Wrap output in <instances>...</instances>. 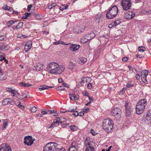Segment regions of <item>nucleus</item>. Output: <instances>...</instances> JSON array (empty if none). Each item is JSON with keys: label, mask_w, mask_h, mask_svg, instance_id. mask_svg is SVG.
<instances>
[{"label": "nucleus", "mask_w": 151, "mask_h": 151, "mask_svg": "<svg viewBox=\"0 0 151 151\" xmlns=\"http://www.w3.org/2000/svg\"><path fill=\"white\" fill-rule=\"evenodd\" d=\"M46 69L49 73L52 74H60L65 69V66L54 62H50L47 65Z\"/></svg>", "instance_id": "1"}, {"label": "nucleus", "mask_w": 151, "mask_h": 151, "mask_svg": "<svg viewBox=\"0 0 151 151\" xmlns=\"http://www.w3.org/2000/svg\"><path fill=\"white\" fill-rule=\"evenodd\" d=\"M147 105V101L145 99L140 100L136 106L135 109L136 113L138 114H140L144 111L145 106Z\"/></svg>", "instance_id": "2"}, {"label": "nucleus", "mask_w": 151, "mask_h": 151, "mask_svg": "<svg viewBox=\"0 0 151 151\" xmlns=\"http://www.w3.org/2000/svg\"><path fill=\"white\" fill-rule=\"evenodd\" d=\"M113 124L111 120L106 119L102 123V127L104 130L108 133L111 131L113 127Z\"/></svg>", "instance_id": "3"}, {"label": "nucleus", "mask_w": 151, "mask_h": 151, "mask_svg": "<svg viewBox=\"0 0 151 151\" xmlns=\"http://www.w3.org/2000/svg\"><path fill=\"white\" fill-rule=\"evenodd\" d=\"M118 10L116 5L112 6L107 12L106 14V17L109 19H111L115 17L117 14Z\"/></svg>", "instance_id": "4"}, {"label": "nucleus", "mask_w": 151, "mask_h": 151, "mask_svg": "<svg viewBox=\"0 0 151 151\" xmlns=\"http://www.w3.org/2000/svg\"><path fill=\"white\" fill-rule=\"evenodd\" d=\"M121 109L118 107L114 108L111 111V114L112 118L115 121L119 120L121 117Z\"/></svg>", "instance_id": "5"}, {"label": "nucleus", "mask_w": 151, "mask_h": 151, "mask_svg": "<svg viewBox=\"0 0 151 151\" xmlns=\"http://www.w3.org/2000/svg\"><path fill=\"white\" fill-rule=\"evenodd\" d=\"M57 145L56 143L52 142L48 143L43 148V151H54L55 150L58 149Z\"/></svg>", "instance_id": "6"}, {"label": "nucleus", "mask_w": 151, "mask_h": 151, "mask_svg": "<svg viewBox=\"0 0 151 151\" xmlns=\"http://www.w3.org/2000/svg\"><path fill=\"white\" fill-rule=\"evenodd\" d=\"M120 3L123 9L125 11L129 10L132 6L131 0H122Z\"/></svg>", "instance_id": "7"}, {"label": "nucleus", "mask_w": 151, "mask_h": 151, "mask_svg": "<svg viewBox=\"0 0 151 151\" xmlns=\"http://www.w3.org/2000/svg\"><path fill=\"white\" fill-rule=\"evenodd\" d=\"M85 145L87 147L85 151H93L94 149L93 147V142L90 140L89 138H86L85 141Z\"/></svg>", "instance_id": "8"}, {"label": "nucleus", "mask_w": 151, "mask_h": 151, "mask_svg": "<svg viewBox=\"0 0 151 151\" xmlns=\"http://www.w3.org/2000/svg\"><path fill=\"white\" fill-rule=\"evenodd\" d=\"M24 143L25 145L31 146L33 143L35 139L34 138L32 139L31 136H28L24 137Z\"/></svg>", "instance_id": "9"}, {"label": "nucleus", "mask_w": 151, "mask_h": 151, "mask_svg": "<svg viewBox=\"0 0 151 151\" xmlns=\"http://www.w3.org/2000/svg\"><path fill=\"white\" fill-rule=\"evenodd\" d=\"M0 151H12L11 148L7 144H2L0 145Z\"/></svg>", "instance_id": "10"}, {"label": "nucleus", "mask_w": 151, "mask_h": 151, "mask_svg": "<svg viewBox=\"0 0 151 151\" xmlns=\"http://www.w3.org/2000/svg\"><path fill=\"white\" fill-rule=\"evenodd\" d=\"M86 27L84 25L76 27L74 29V32L75 33H81Z\"/></svg>", "instance_id": "11"}, {"label": "nucleus", "mask_w": 151, "mask_h": 151, "mask_svg": "<svg viewBox=\"0 0 151 151\" xmlns=\"http://www.w3.org/2000/svg\"><path fill=\"white\" fill-rule=\"evenodd\" d=\"M135 16V14L133 13L132 12L128 11L124 16V18L127 20H131L133 19Z\"/></svg>", "instance_id": "12"}, {"label": "nucleus", "mask_w": 151, "mask_h": 151, "mask_svg": "<svg viewBox=\"0 0 151 151\" xmlns=\"http://www.w3.org/2000/svg\"><path fill=\"white\" fill-rule=\"evenodd\" d=\"M14 101L10 99H5L2 101V104L3 105L10 104L13 105L14 104Z\"/></svg>", "instance_id": "13"}, {"label": "nucleus", "mask_w": 151, "mask_h": 151, "mask_svg": "<svg viewBox=\"0 0 151 151\" xmlns=\"http://www.w3.org/2000/svg\"><path fill=\"white\" fill-rule=\"evenodd\" d=\"M71 146L69 147L68 151H77L76 147H77L78 144L76 141H73L71 143Z\"/></svg>", "instance_id": "14"}, {"label": "nucleus", "mask_w": 151, "mask_h": 151, "mask_svg": "<svg viewBox=\"0 0 151 151\" xmlns=\"http://www.w3.org/2000/svg\"><path fill=\"white\" fill-rule=\"evenodd\" d=\"M32 45V42L31 41H28L24 45V50L26 52H28L31 49Z\"/></svg>", "instance_id": "15"}, {"label": "nucleus", "mask_w": 151, "mask_h": 151, "mask_svg": "<svg viewBox=\"0 0 151 151\" xmlns=\"http://www.w3.org/2000/svg\"><path fill=\"white\" fill-rule=\"evenodd\" d=\"M79 45L72 44L70 47V49L72 51H76L78 50L80 47Z\"/></svg>", "instance_id": "16"}, {"label": "nucleus", "mask_w": 151, "mask_h": 151, "mask_svg": "<svg viewBox=\"0 0 151 151\" xmlns=\"http://www.w3.org/2000/svg\"><path fill=\"white\" fill-rule=\"evenodd\" d=\"M102 15L101 14H98L95 18V20L96 23H99L102 20L101 18Z\"/></svg>", "instance_id": "17"}, {"label": "nucleus", "mask_w": 151, "mask_h": 151, "mask_svg": "<svg viewBox=\"0 0 151 151\" xmlns=\"http://www.w3.org/2000/svg\"><path fill=\"white\" fill-rule=\"evenodd\" d=\"M6 78V75L3 73L2 69L1 67H0V80H5Z\"/></svg>", "instance_id": "18"}, {"label": "nucleus", "mask_w": 151, "mask_h": 151, "mask_svg": "<svg viewBox=\"0 0 151 151\" xmlns=\"http://www.w3.org/2000/svg\"><path fill=\"white\" fill-rule=\"evenodd\" d=\"M86 35L87 38V40H89L92 39L96 36L95 33L92 32L89 34Z\"/></svg>", "instance_id": "19"}, {"label": "nucleus", "mask_w": 151, "mask_h": 151, "mask_svg": "<svg viewBox=\"0 0 151 151\" xmlns=\"http://www.w3.org/2000/svg\"><path fill=\"white\" fill-rule=\"evenodd\" d=\"M43 64H40V63L36 64L35 65L36 70L37 71H40L43 68Z\"/></svg>", "instance_id": "20"}, {"label": "nucleus", "mask_w": 151, "mask_h": 151, "mask_svg": "<svg viewBox=\"0 0 151 151\" xmlns=\"http://www.w3.org/2000/svg\"><path fill=\"white\" fill-rule=\"evenodd\" d=\"M53 86H49L46 85H43L42 86H40V87L39 88V90L40 91H41L42 90L45 89H49V88H53Z\"/></svg>", "instance_id": "21"}, {"label": "nucleus", "mask_w": 151, "mask_h": 151, "mask_svg": "<svg viewBox=\"0 0 151 151\" xmlns=\"http://www.w3.org/2000/svg\"><path fill=\"white\" fill-rule=\"evenodd\" d=\"M63 119H65V118L61 117L60 119L59 118H58L57 119H55L54 120V123H55L56 124L60 123L61 124H62V122H63L65 121V120H63L62 121Z\"/></svg>", "instance_id": "22"}, {"label": "nucleus", "mask_w": 151, "mask_h": 151, "mask_svg": "<svg viewBox=\"0 0 151 151\" xmlns=\"http://www.w3.org/2000/svg\"><path fill=\"white\" fill-rule=\"evenodd\" d=\"M19 84V85L23 87H29L32 86V84H29L28 83H25L24 82H20Z\"/></svg>", "instance_id": "23"}, {"label": "nucleus", "mask_w": 151, "mask_h": 151, "mask_svg": "<svg viewBox=\"0 0 151 151\" xmlns=\"http://www.w3.org/2000/svg\"><path fill=\"white\" fill-rule=\"evenodd\" d=\"M8 45L5 43L2 45H0V50H7L9 49V48L7 47Z\"/></svg>", "instance_id": "24"}, {"label": "nucleus", "mask_w": 151, "mask_h": 151, "mask_svg": "<svg viewBox=\"0 0 151 151\" xmlns=\"http://www.w3.org/2000/svg\"><path fill=\"white\" fill-rule=\"evenodd\" d=\"M89 41V40H87V38L86 35L83 36L81 40V42L83 44H85L87 42Z\"/></svg>", "instance_id": "25"}, {"label": "nucleus", "mask_w": 151, "mask_h": 151, "mask_svg": "<svg viewBox=\"0 0 151 151\" xmlns=\"http://www.w3.org/2000/svg\"><path fill=\"white\" fill-rule=\"evenodd\" d=\"M75 65V64L72 62H70L68 65V68L69 69H73Z\"/></svg>", "instance_id": "26"}, {"label": "nucleus", "mask_w": 151, "mask_h": 151, "mask_svg": "<svg viewBox=\"0 0 151 151\" xmlns=\"http://www.w3.org/2000/svg\"><path fill=\"white\" fill-rule=\"evenodd\" d=\"M17 22V20H11L7 22L6 24L8 27H10L12 24Z\"/></svg>", "instance_id": "27"}, {"label": "nucleus", "mask_w": 151, "mask_h": 151, "mask_svg": "<svg viewBox=\"0 0 151 151\" xmlns=\"http://www.w3.org/2000/svg\"><path fill=\"white\" fill-rule=\"evenodd\" d=\"M146 119L148 121L151 120V110L148 111Z\"/></svg>", "instance_id": "28"}, {"label": "nucleus", "mask_w": 151, "mask_h": 151, "mask_svg": "<svg viewBox=\"0 0 151 151\" xmlns=\"http://www.w3.org/2000/svg\"><path fill=\"white\" fill-rule=\"evenodd\" d=\"M122 22V20L120 19H118L114 21H113L114 24L115 26H116L120 24Z\"/></svg>", "instance_id": "29"}, {"label": "nucleus", "mask_w": 151, "mask_h": 151, "mask_svg": "<svg viewBox=\"0 0 151 151\" xmlns=\"http://www.w3.org/2000/svg\"><path fill=\"white\" fill-rule=\"evenodd\" d=\"M141 76L142 81L143 82L145 83H147V81L146 79L147 76H143L142 73H141Z\"/></svg>", "instance_id": "30"}, {"label": "nucleus", "mask_w": 151, "mask_h": 151, "mask_svg": "<svg viewBox=\"0 0 151 151\" xmlns=\"http://www.w3.org/2000/svg\"><path fill=\"white\" fill-rule=\"evenodd\" d=\"M34 16H35L37 19H41L42 18V16L40 14H37V13H34Z\"/></svg>", "instance_id": "31"}, {"label": "nucleus", "mask_w": 151, "mask_h": 151, "mask_svg": "<svg viewBox=\"0 0 151 151\" xmlns=\"http://www.w3.org/2000/svg\"><path fill=\"white\" fill-rule=\"evenodd\" d=\"M68 5H62L60 7L59 9L60 10L63 11L64 9H67L68 8Z\"/></svg>", "instance_id": "32"}, {"label": "nucleus", "mask_w": 151, "mask_h": 151, "mask_svg": "<svg viewBox=\"0 0 151 151\" xmlns=\"http://www.w3.org/2000/svg\"><path fill=\"white\" fill-rule=\"evenodd\" d=\"M8 122L6 120H4V121L3 125L2 127V129L4 130L5 129L6 127V126L8 125Z\"/></svg>", "instance_id": "33"}, {"label": "nucleus", "mask_w": 151, "mask_h": 151, "mask_svg": "<svg viewBox=\"0 0 151 151\" xmlns=\"http://www.w3.org/2000/svg\"><path fill=\"white\" fill-rule=\"evenodd\" d=\"M125 107V110H132L131 107H130V106L129 105V103H126Z\"/></svg>", "instance_id": "34"}, {"label": "nucleus", "mask_w": 151, "mask_h": 151, "mask_svg": "<svg viewBox=\"0 0 151 151\" xmlns=\"http://www.w3.org/2000/svg\"><path fill=\"white\" fill-rule=\"evenodd\" d=\"M18 103L19 104H17V103H15L16 105V106H18V107H19L21 108L22 109H24V106L23 105H21L20 104L21 102H20V101L19 100H18Z\"/></svg>", "instance_id": "35"}, {"label": "nucleus", "mask_w": 151, "mask_h": 151, "mask_svg": "<svg viewBox=\"0 0 151 151\" xmlns=\"http://www.w3.org/2000/svg\"><path fill=\"white\" fill-rule=\"evenodd\" d=\"M132 110H125V115L127 116H129L131 114Z\"/></svg>", "instance_id": "36"}, {"label": "nucleus", "mask_w": 151, "mask_h": 151, "mask_svg": "<svg viewBox=\"0 0 151 151\" xmlns=\"http://www.w3.org/2000/svg\"><path fill=\"white\" fill-rule=\"evenodd\" d=\"M80 61L81 62V63L83 64L86 62L87 59L85 58H81L80 59Z\"/></svg>", "instance_id": "37"}, {"label": "nucleus", "mask_w": 151, "mask_h": 151, "mask_svg": "<svg viewBox=\"0 0 151 151\" xmlns=\"http://www.w3.org/2000/svg\"><path fill=\"white\" fill-rule=\"evenodd\" d=\"M72 96L73 98L75 100H77L79 98V96L77 94L72 93Z\"/></svg>", "instance_id": "38"}, {"label": "nucleus", "mask_w": 151, "mask_h": 151, "mask_svg": "<svg viewBox=\"0 0 151 151\" xmlns=\"http://www.w3.org/2000/svg\"><path fill=\"white\" fill-rule=\"evenodd\" d=\"M138 49L139 51L140 52H143L145 50V48L144 47L141 46L139 47Z\"/></svg>", "instance_id": "39"}, {"label": "nucleus", "mask_w": 151, "mask_h": 151, "mask_svg": "<svg viewBox=\"0 0 151 151\" xmlns=\"http://www.w3.org/2000/svg\"><path fill=\"white\" fill-rule=\"evenodd\" d=\"M141 73H142V75L143 76H147V75L148 74V70H143L142 72H140Z\"/></svg>", "instance_id": "40"}, {"label": "nucleus", "mask_w": 151, "mask_h": 151, "mask_svg": "<svg viewBox=\"0 0 151 151\" xmlns=\"http://www.w3.org/2000/svg\"><path fill=\"white\" fill-rule=\"evenodd\" d=\"M70 128L71 130L72 131H75L77 129V127H76L75 125L70 126Z\"/></svg>", "instance_id": "41"}, {"label": "nucleus", "mask_w": 151, "mask_h": 151, "mask_svg": "<svg viewBox=\"0 0 151 151\" xmlns=\"http://www.w3.org/2000/svg\"><path fill=\"white\" fill-rule=\"evenodd\" d=\"M57 112V111L53 110H48V114H55Z\"/></svg>", "instance_id": "42"}, {"label": "nucleus", "mask_w": 151, "mask_h": 151, "mask_svg": "<svg viewBox=\"0 0 151 151\" xmlns=\"http://www.w3.org/2000/svg\"><path fill=\"white\" fill-rule=\"evenodd\" d=\"M56 89L58 91H63L65 90V88L63 87L62 86H59L57 87Z\"/></svg>", "instance_id": "43"}, {"label": "nucleus", "mask_w": 151, "mask_h": 151, "mask_svg": "<svg viewBox=\"0 0 151 151\" xmlns=\"http://www.w3.org/2000/svg\"><path fill=\"white\" fill-rule=\"evenodd\" d=\"M31 111L32 112H35L37 110V108L35 106H33L31 109Z\"/></svg>", "instance_id": "44"}, {"label": "nucleus", "mask_w": 151, "mask_h": 151, "mask_svg": "<svg viewBox=\"0 0 151 151\" xmlns=\"http://www.w3.org/2000/svg\"><path fill=\"white\" fill-rule=\"evenodd\" d=\"M23 23L22 22H20L18 23L17 26H18V29L21 28L23 26Z\"/></svg>", "instance_id": "45"}, {"label": "nucleus", "mask_w": 151, "mask_h": 151, "mask_svg": "<svg viewBox=\"0 0 151 151\" xmlns=\"http://www.w3.org/2000/svg\"><path fill=\"white\" fill-rule=\"evenodd\" d=\"M115 26L114 23H113V22L109 24L108 26V27L109 28H111Z\"/></svg>", "instance_id": "46"}, {"label": "nucleus", "mask_w": 151, "mask_h": 151, "mask_svg": "<svg viewBox=\"0 0 151 151\" xmlns=\"http://www.w3.org/2000/svg\"><path fill=\"white\" fill-rule=\"evenodd\" d=\"M73 114L75 116H77L79 115L78 112L77 111H75L73 113Z\"/></svg>", "instance_id": "47"}, {"label": "nucleus", "mask_w": 151, "mask_h": 151, "mask_svg": "<svg viewBox=\"0 0 151 151\" xmlns=\"http://www.w3.org/2000/svg\"><path fill=\"white\" fill-rule=\"evenodd\" d=\"M11 8L10 7L6 6L4 8L5 10H8L11 11V10H10Z\"/></svg>", "instance_id": "48"}, {"label": "nucleus", "mask_w": 151, "mask_h": 151, "mask_svg": "<svg viewBox=\"0 0 151 151\" xmlns=\"http://www.w3.org/2000/svg\"><path fill=\"white\" fill-rule=\"evenodd\" d=\"M122 60L123 62H126L128 60V58L126 57H124L122 58Z\"/></svg>", "instance_id": "49"}, {"label": "nucleus", "mask_w": 151, "mask_h": 151, "mask_svg": "<svg viewBox=\"0 0 151 151\" xmlns=\"http://www.w3.org/2000/svg\"><path fill=\"white\" fill-rule=\"evenodd\" d=\"M83 94L84 96H86L88 97L89 96L88 93L86 91H85L83 93Z\"/></svg>", "instance_id": "50"}, {"label": "nucleus", "mask_w": 151, "mask_h": 151, "mask_svg": "<svg viewBox=\"0 0 151 151\" xmlns=\"http://www.w3.org/2000/svg\"><path fill=\"white\" fill-rule=\"evenodd\" d=\"M128 68H129V71H131V73H132L133 72V68L131 66L129 65L128 66Z\"/></svg>", "instance_id": "51"}, {"label": "nucleus", "mask_w": 151, "mask_h": 151, "mask_svg": "<svg viewBox=\"0 0 151 151\" xmlns=\"http://www.w3.org/2000/svg\"><path fill=\"white\" fill-rule=\"evenodd\" d=\"M32 6L31 4L27 6V9L28 10V11L29 12L31 8L32 7Z\"/></svg>", "instance_id": "52"}, {"label": "nucleus", "mask_w": 151, "mask_h": 151, "mask_svg": "<svg viewBox=\"0 0 151 151\" xmlns=\"http://www.w3.org/2000/svg\"><path fill=\"white\" fill-rule=\"evenodd\" d=\"M134 86L133 84H127L126 85L127 87L128 88H131Z\"/></svg>", "instance_id": "53"}, {"label": "nucleus", "mask_w": 151, "mask_h": 151, "mask_svg": "<svg viewBox=\"0 0 151 151\" xmlns=\"http://www.w3.org/2000/svg\"><path fill=\"white\" fill-rule=\"evenodd\" d=\"M86 79V78L85 77L81 79V80L80 81V83H85L86 82H87V80L85 81V79Z\"/></svg>", "instance_id": "54"}, {"label": "nucleus", "mask_w": 151, "mask_h": 151, "mask_svg": "<svg viewBox=\"0 0 151 151\" xmlns=\"http://www.w3.org/2000/svg\"><path fill=\"white\" fill-rule=\"evenodd\" d=\"M78 116H83L84 115V113L83 111H81L80 112L78 113Z\"/></svg>", "instance_id": "55"}, {"label": "nucleus", "mask_w": 151, "mask_h": 151, "mask_svg": "<svg viewBox=\"0 0 151 151\" xmlns=\"http://www.w3.org/2000/svg\"><path fill=\"white\" fill-rule=\"evenodd\" d=\"M92 84L91 83H88L87 85V87L89 89H91L92 87Z\"/></svg>", "instance_id": "56"}, {"label": "nucleus", "mask_w": 151, "mask_h": 151, "mask_svg": "<svg viewBox=\"0 0 151 151\" xmlns=\"http://www.w3.org/2000/svg\"><path fill=\"white\" fill-rule=\"evenodd\" d=\"M10 92L12 93V94H13V96H14L15 94V90H11V91Z\"/></svg>", "instance_id": "57"}, {"label": "nucleus", "mask_w": 151, "mask_h": 151, "mask_svg": "<svg viewBox=\"0 0 151 151\" xmlns=\"http://www.w3.org/2000/svg\"><path fill=\"white\" fill-rule=\"evenodd\" d=\"M89 110V109L88 108H87L86 109H85L83 110V112H85L86 113H87Z\"/></svg>", "instance_id": "58"}, {"label": "nucleus", "mask_w": 151, "mask_h": 151, "mask_svg": "<svg viewBox=\"0 0 151 151\" xmlns=\"http://www.w3.org/2000/svg\"><path fill=\"white\" fill-rule=\"evenodd\" d=\"M41 113L42 114L45 115L47 114L48 113V110L47 111H41Z\"/></svg>", "instance_id": "59"}, {"label": "nucleus", "mask_w": 151, "mask_h": 151, "mask_svg": "<svg viewBox=\"0 0 151 151\" xmlns=\"http://www.w3.org/2000/svg\"><path fill=\"white\" fill-rule=\"evenodd\" d=\"M136 78L137 80H138L140 78V76H139V74L138 73H137V74H136Z\"/></svg>", "instance_id": "60"}, {"label": "nucleus", "mask_w": 151, "mask_h": 151, "mask_svg": "<svg viewBox=\"0 0 151 151\" xmlns=\"http://www.w3.org/2000/svg\"><path fill=\"white\" fill-rule=\"evenodd\" d=\"M24 15L27 17L30 16L31 14L30 13H25Z\"/></svg>", "instance_id": "61"}, {"label": "nucleus", "mask_w": 151, "mask_h": 151, "mask_svg": "<svg viewBox=\"0 0 151 151\" xmlns=\"http://www.w3.org/2000/svg\"><path fill=\"white\" fill-rule=\"evenodd\" d=\"M60 44L62 45H68L69 44H70V43H68V44H66L63 41H61L60 42Z\"/></svg>", "instance_id": "62"}, {"label": "nucleus", "mask_w": 151, "mask_h": 151, "mask_svg": "<svg viewBox=\"0 0 151 151\" xmlns=\"http://www.w3.org/2000/svg\"><path fill=\"white\" fill-rule=\"evenodd\" d=\"M13 89L11 88H7L6 89L7 91L9 92H10Z\"/></svg>", "instance_id": "63"}, {"label": "nucleus", "mask_w": 151, "mask_h": 151, "mask_svg": "<svg viewBox=\"0 0 151 151\" xmlns=\"http://www.w3.org/2000/svg\"><path fill=\"white\" fill-rule=\"evenodd\" d=\"M58 82L60 83L63 82V80L61 78H59L58 79Z\"/></svg>", "instance_id": "64"}]
</instances>
